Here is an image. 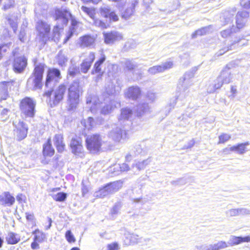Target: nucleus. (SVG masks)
Returning a JSON list of instances; mask_svg holds the SVG:
<instances>
[{
	"instance_id": "nucleus-1",
	"label": "nucleus",
	"mask_w": 250,
	"mask_h": 250,
	"mask_svg": "<svg viewBox=\"0 0 250 250\" xmlns=\"http://www.w3.org/2000/svg\"><path fill=\"white\" fill-rule=\"evenodd\" d=\"M82 88L78 82L74 81L70 85L67 100L68 110H73L77 107L79 102L80 94Z\"/></svg>"
},
{
	"instance_id": "nucleus-2",
	"label": "nucleus",
	"mask_w": 250,
	"mask_h": 250,
	"mask_svg": "<svg viewBox=\"0 0 250 250\" xmlns=\"http://www.w3.org/2000/svg\"><path fill=\"white\" fill-rule=\"evenodd\" d=\"M65 85L61 84L51 91L45 92L43 96L46 98V101L51 107L57 105L63 98L66 92Z\"/></svg>"
},
{
	"instance_id": "nucleus-3",
	"label": "nucleus",
	"mask_w": 250,
	"mask_h": 250,
	"mask_svg": "<svg viewBox=\"0 0 250 250\" xmlns=\"http://www.w3.org/2000/svg\"><path fill=\"white\" fill-rule=\"evenodd\" d=\"M53 17L58 23L53 29L54 33H58L59 30L62 28L64 25H66L70 18L71 17V14L66 8L62 7L56 8L52 13Z\"/></svg>"
},
{
	"instance_id": "nucleus-4",
	"label": "nucleus",
	"mask_w": 250,
	"mask_h": 250,
	"mask_svg": "<svg viewBox=\"0 0 250 250\" xmlns=\"http://www.w3.org/2000/svg\"><path fill=\"white\" fill-rule=\"evenodd\" d=\"M44 72V65L40 64L34 69L33 75L30 77L27 82V86L32 90L41 89L42 86V79Z\"/></svg>"
},
{
	"instance_id": "nucleus-5",
	"label": "nucleus",
	"mask_w": 250,
	"mask_h": 250,
	"mask_svg": "<svg viewBox=\"0 0 250 250\" xmlns=\"http://www.w3.org/2000/svg\"><path fill=\"white\" fill-rule=\"evenodd\" d=\"M232 79V75L229 68H226L223 69L220 75L216 79L214 84L213 88L208 89L209 93L213 92L216 89L220 88L223 84H228L231 82Z\"/></svg>"
},
{
	"instance_id": "nucleus-6",
	"label": "nucleus",
	"mask_w": 250,
	"mask_h": 250,
	"mask_svg": "<svg viewBox=\"0 0 250 250\" xmlns=\"http://www.w3.org/2000/svg\"><path fill=\"white\" fill-rule=\"evenodd\" d=\"M36 101L33 99L26 97L21 102L20 109L21 114L26 117H33L35 113Z\"/></svg>"
},
{
	"instance_id": "nucleus-7",
	"label": "nucleus",
	"mask_w": 250,
	"mask_h": 250,
	"mask_svg": "<svg viewBox=\"0 0 250 250\" xmlns=\"http://www.w3.org/2000/svg\"><path fill=\"white\" fill-rule=\"evenodd\" d=\"M85 142L87 149L91 153L99 151L104 143L101 137L98 134L87 136Z\"/></svg>"
},
{
	"instance_id": "nucleus-8",
	"label": "nucleus",
	"mask_w": 250,
	"mask_h": 250,
	"mask_svg": "<svg viewBox=\"0 0 250 250\" xmlns=\"http://www.w3.org/2000/svg\"><path fill=\"white\" fill-rule=\"evenodd\" d=\"M15 129H14L15 134L18 140H21L24 139L27 134L28 127L23 121L20 119L15 120L13 122Z\"/></svg>"
},
{
	"instance_id": "nucleus-9",
	"label": "nucleus",
	"mask_w": 250,
	"mask_h": 250,
	"mask_svg": "<svg viewBox=\"0 0 250 250\" xmlns=\"http://www.w3.org/2000/svg\"><path fill=\"white\" fill-rule=\"evenodd\" d=\"M36 28L38 36L42 41H45L48 38L50 31V26L47 22L39 21L37 22Z\"/></svg>"
},
{
	"instance_id": "nucleus-10",
	"label": "nucleus",
	"mask_w": 250,
	"mask_h": 250,
	"mask_svg": "<svg viewBox=\"0 0 250 250\" xmlns=\"http://www.w3.org/2000/svg\"><path fill=\"white\" fill-rule=\"evenodd\" d=\"M228 247L226 242L220 241L214 244H204L197 245L194 250H220Z\"/></svg>"
},
{
	"instance_id": "nucleus-11",
	"label": "nucleus",
	"mask_w": 250,
	"mask_h": 250,
	"mask_svg": "<svg viewBox=\"0 0 250 250\" xmlns=\"http://www.w3.org/2000/svg\"><path fill=\"white\" fill-rule=\"evenodd\" d=\"M27 64V60L24 56L16 57L13 62V69L15 73L23 72Z\"/></svg>"
},
{
	"instance_id": "nucleus-12",
	"label": "nucleus",
	"mask_w": 250,
	"mask_h": 250,
	"mask_svg": "<svg viewBox=\"0 0 250 250\" xmlns=\"http://www.w3.org/2000/svg\"><path fill=\"white\" fill-rule=\"evenodd\" d=\"M249 16L250 13L247 11L243 10L237 12L236 15V27L235 28L238 31L245 26L247 19Z\"/></svg>"
},
{
	"instance_id": "nucleus-13",
	"label": "nucleus",
	"mask_w": 250,
	"mask_h": 250,
	"mask_svg": "<svg viewBox=\"0 0 250 250\" xmlns=\"http://www.w3.org/2000/svg\"><path fill=\"white\" fill-rule=\"evenodd\" d=\"M73 153L80 157L83 155V148L80 138H73L70 144Z\"/></svg>"
},
{
	"instance_id": "nucleus-14",
	"label": "nucleus",
	"mask_w": 250,
	"mask_h": 250,
	"mask_svg": "<svg viewBox=\"0 0 250 250\" xmlns=\"http://www.w3.org/2000/svg\"><path fill=\"white\" fill-rule=\"evenodd\" d=\"M61 79V74L60 71L57 69H49L48 71L45 85L49 86L51 83H54L57 82Z\"/></svg>"
},
{
	"instance_id": "nucleus-15",
	"label": "nucleus",
	"mask_w": 250,
	"mask_h": 250,
	"mask_svg": "<svg viewBox=\"0 0 250 250\" xmlns=\"http://www.w3.org/2000/svg\"><path fill=\"white\" fill-rule=\"evenodd\" d=\"M173 62L170 61L167 62L160 65H155L150 67L147 71L151 75H155L158 73H161L166 70L170 69L173 66Z\"/></svg>"
},
{
	"instance_id": "nucleus-16",
	"label": "nucleus",
	"mask_w": 250,
	"mask_h": 250,
	"mask_svg": "<svg viewBox=\"0 0 250 250\" xmlns=\"http://www.w3.org/2000/svg\"><path fill=\"white\" fill-rule=\"evenodd\" d=\"M104 42L106 44L112 43L114 42L119 41L123 39L121 34L118 32H111L104 33Z\"/></svg>"
},
{
	"instance_id": "nucleus-17",
	"label": "nucleus",
	"mask_w": 250,
	"mask_h": 250,
	"mask_svg": "<svg viewBox=\"0 0 250 250\" xmlns=\"http://www.w3.org/2000/svg\"><path fill=\"white\" fill-rule=\"evenodd\" d=\"M124 135H125V131L118 127L113 128L109 134V137L117 142H120Z\"/></svg>"
},
{
	"instance_id": "nucleus-18",
	"label": "nucleus",
	"mask_w": 250,
	"mask_h": 250,
	"mask_svg": "<svg viewBox=\"0 0 250 250\" xmlns=\"http://www.w3.org/2000/svg\"><path fill=\"white\" fill-rule=\"evenodd\" d=\"M237 11L236 7H232L224 11L222 14L221 18L224 20L226 24L231 23L233 21V16Z\"/></svg>"
},
{
	"instance_id": "nucleus-19",
	"label": "nucleus",
	"mask_w": 250,
	"mask_h": 250,
	"mask_svg": "<svg viewBox=\"0 0 250 250\" xmlns=\"http://www.w3.org/2000/svg\"><path fill=\"white\" fill-rule=\"evenodd\" d=\"M15 202V198L9 192L0 195V205L11 206Z\"/></svg>"
},
{
	"instance_id": "nucleus-20",
	"label": "nucleus",
	"mask_w": 250,
	"mask_h": 250,
	"mask_svg": "<svg viewBox=\"0 0 250 250\" xmlns=\"http://www.w3.org/2000/svg\"><path fill=\"white\" fill-rule=\"evenodd\" d=\"M95 59V55L91 52L88 57L83 61L81 64V71L84 73L87 72L89 69L92 62Z\"/></svg>"
},
{
	"instance_id": "nucleus-21",
	"label": "nucleus",
	"mask_w": 250,
	"mask_h": 250,
	"mask_svg": "<svg viewBox=\"0 0 250 250\" xmlns=\"http://www.w3.org/2000/svg\"><path fill=\"white\" fill-rule=\"evenodd\" d=\"M141 90L138 86L129 87L125 92L126 97L132 100H135L140 95Z\"/></svg>"
},
{
	"instance_id": "nucleus-22",
	"label": "nucleus",
	"mask_w": 250,
	"mask_h": 250,
	"mask_svg": "<svg viewBox=\"0 0 250 250\" xmlns=\"http://www.w3.org/2000/svg\"><path fill=\"white\" fill-rule=\"evenodd\" d=\"M190 74L186 73L180 80L178 86L182 87L184 90L188 88L192 84V81L191 79Z\"/></svg>"
},
{
	"instance_id": "nucleus-23",
	"label": "nucleus",
	"mask_w": 250,
	"mask_h": 250,
	"mask_svg": "<svg viewBox=\"0 0 250 250\" xmlns=\"http://www.w3.org/2000/svg\"><path fill=\"white\" fill-rule=\"evenodd\" d=\"M92 104L90 106V109L91 111H94L98 108L101 107L102 103L100 101L98 97L96 96H89L86 98V104Z\"/></svg>"
},
{
	"instance_id": "nucleus-24",
	"label": "nucleus",
	"mask_w": 250,
	"mask_h": 250,
	"mask_svg": "<svg viewBox=\"0 0 250 250\" xmlns=\"http://www.w3.org/2000/svg\"><path fill=\"white\" fill-rule=\"evenodd\" d=\"M135 4L134 3H128L125 5V8L121 11L123 18L128 19L134 13Z\"/></svg>"
},
{
	"instance_id": "nucleus-25",
	"label": "nucleus",
	"mask_w": 250,
	"mask_h": 250,
	"mask_svg": "<svg viewBox=\"0 0 250 250\" xmlns=\"http://www.w3.org/2000/svg\"><path fill=\"white\" fill-rule=\"evenodd\" d=\"M95 40L94 37L86 35L80 38L79 43L82 47H88L93 45Z\"/></svg>"
},
{
	"instance_id": "nucleus-26",
	"label": "nucleus",
	"mask_w": 250,
	"mask_h": 250,
	"mask_svg": "<svg viewBox=\"0 0 250 250\" xmlns=\"http://www.w3.org/2000/svg\"><path fill=\"white\" fill-rule=\"evenodd\" d=\"M132 115V111L129 108H123L121 110L120 115L118 117V122L122 125L127 121Z\"/></svg>"
},
{
	"instance_id": "nucleus-27",
	"label": "nucleus",
	"mask_w": 250,
	"mask_h": 250,
	"mask_svg": "<svg viewBox=\"0 0 250 250\" xmlns=\"http://www.w3.org/2000/svg\"><path fill=\"white\" fill-rule=\"evenodd\" d=\"M53 141L58 151L62 152L65 148V144L63 142L62 136L61 134L56 135L53 139Z\"/></svg>"
},
{
	"instance_id": "nucleus-28",
	"label": "nucleus",
	"mask_w": 250,
	"mask_h": 250,
	"mask_svg": "<svg viewBox=\"0 0 250 250\" xmlns=\"http://www.w3.org/2000/svg\"><path fill=\"white\" fill-rule=\"evenodd\" d=\"M120 104L115 101H111L109 104H106L102 107L101 113L103 114H108L110 113L117 105H119Z\"/></svg>"
},
{
	"instance_id": "nucleus-29",
	"label": "nucleus",
	"mask_w": 250,
	"mask_h": 250,
	"mask_svg": "<svg viewBox=\"0 0 250 250\" xmlns=\"http://www.w3.org/2000/svg\"><path fill=\"white\" fill-rule=\"evenodd\" d=\"M11 83L8 82L0 83V100H5L7 97V90Z\"/></svg>"
},
{
	"instance_id": "nucleus-30",
	"label": "nucleus",
	"mask_w": 250,
	"mask_h": 250,
	"mask_svg": "<svg viewBox=\"0 0 250 250\" xmlns=\"http://www.w3.org/2000/svg\"><path fill=\"white\" fill-rule=\"evenodd\" d=\"M106 186L111 194L117 192L122 187L123 182L121 181H117L107 184Z\"/></svg>"
},
{
	"instance_id": "nucleus-31",
	"label": "nucleus",
	"mask_w": 250,
	"mask_h": 250,
	"mask_svg": "<svg viewBox=\"0 0 250 250\" xmlns=\"http://www.w3.org/2000/svg\"><path fill=\"white\" fill-rule=\"evenodd\" d=\"M137 115L141 116L150 112V107L148 104L143 103L139 104L136 108Z\"/></svg>"
},
{
	"instance_id": "nucleus-32",
	"label": "nucleus",
	"mask_w": 250,
	"mask_h": 250,
	"mask_svg": "<svg viewBox=\"0 0 250 250\" xmlns=\"http://www.w3.org/2000/svg\"><path fill=\"white\" fill-rule=\"evenodd\" d=\"M6 19L8 23L13 29L14 32H15L18 27L19 21L18 15L15 14L9 15L7 16Z\"/></svg>"
},
{
	"instance_id": "nucleus-33",
	"label": "nucleus",
	"mask_w": 250,
	"mask_h": 250,
	"mask_svg": "<svg viewBox=\"0 0 250 250\" xmlns=\"http://www.w3.org/2000/svg\"><path fill=\"white\" fill-rule=\"evenodd\" d=\"M55 152L54 148L52 147L51 141L48 139L46 144L44 145L43 147V155L44 157H51Z\"/></svg>"
},
{
	"instance_id": "nucleus-34",
	"label": "nucleus",
	"mask_w": 250,
	"mask_h": 250,
	"mask_svg": "<svg viewBox=\"0 0 250 250\" xmlns=\"http://www.w3.org/2000/svg\"><path fill=\"white\" fill-rule=\"evenodd\" d=\"M69 19H71V27L70 29V30L68 32V35L65 37L64 40V43H65L69 38L72 36L73 33L75 32V28H77L78 24L79 23L78 21L75 19L74 17L72 16L71 15V17Z\"/></svg>"
},
{
	"instance_id": "nucleus-35",
	"label": "nucleus",
	"mask_w": 250,
	"mask_h": 250,
	"mask_svg": "<svg viewBox=\"0 0 250 250\" xmlns=\"http://www.w3.org/2000/svg\"><path fill=\"white\" fill-rule=\"evenodd\" d=\"M6 240L9 244H16L20 241V236L15 233L10 232L6 236Z\"/></svg>"
},
{
	"instance_id": "nucleus-36",
	"label": "nucleus",
	"mask_w": 250,
	"mask_h": 250,
	"mask_svg": "<svg viewBox=\"0 0 250 250\" xmlns=\"http://www.w3.org/2000/svg\"><path fill=\"white\" fill-rule=\"evenodd\" d=\"M67 58L62 51L59 52L56 57V61L58 64L61 66H65L67 62Z\"/></svg>"
},
{
	"instance_id": "nucleus-37",
	"label": "nucleus",
	"mask_w": 250,
	"mask_h": 250,
	"mask_svg": "<svg viewBox=\"0 0 250 250\" xmlns=\"http://www.w3.org/2000/svg\"><path fill=\"white\" fill-rule=\"evenodd\" d=\"M126 239H129V242H126L125 241V242L126 243V244L127 245H130V244H137V243L140 242L141 240V237L137 234H131L128 235V236L126 237Z\"/></svg>"
},
{
	"instance_id": "nucleus-38",
	"label": "nucleus",
	"mask_w": 250,
	"mask_h": 250,
	"mask_svg": "<svg viewBox=\"0 0 250 250\" xmlns=\"http://www.w3.org/2000/svg\"><path fill=\"white\" fill-rule=\"evenodd\" d=\"M110 194L106 185L94 193V196L97 198H104Z\"/></svg>"
},
{
	"instance_id": "nucleus-39",
	"label": "nucleus",
	"mask_w": 250,
	"mask_h": 250,
	"mask_svg": "<svg viewBox=\"0 0 250 250\" xmlns=\"http://www.w3.org/2000/svg\"><path fill=\"white\" fill-rule=\"evenodd\" d=\"M81 9L84 13L88 16L91 19H94V16L96 15V11L94 8L82 6Z\"/></svg>"
},
{
	"instance_id": "nucleus-40",
	"label": "nucleus",
	"mask_w": 250,
	"mask_h": 250,
	"mask_svg": "<svg viewBox=\"0 0 250 250\" xmlns=\"http://www.w3.org/2000/svg\"><path fill=\"white\" fill-rule=\"evenodd\" d=\"M33 234H35L34 240L38 242V243L42 242L45 238V235L39 229L35 230Z\"/></svg>"
},
{
	"instance_id": "nucleus-41",
	"label": "nucleus",
	"mask_w": 250,
	"mask_h": 250,
	"mask_svg": "<svg viewBox=\"0 0 250 250\" xmlns=\"http://www.w3.org/2000/svg\"><path fill=\"white\" fill-rule=\"evenodd\" d=\"M238 31L235 27L233 25L232 26L231 28L227 29L222 31L220 33L221 36L226 38L229 36L232 32H236Z\"/></svg>"
},
{
	"instance_id": "nucleus-42",
	"label": "nucleus",
	"mask_w": 250,
	"mask_h": 250,
	"mask_svg": "<svg viewBox=\"0 0 250 250\" xmlns=\"http://www.w3.org/2000/svg\"><path fill=\"white\" fill-rule=\"evenodd\" d=\"M229 246H234L240 244V236H231L228 242H226Z\"/></svg>"
},
{
	"instance_id": "nucleus-43",
	"label": "nucleus",
	"mask_w": 250,
	"mask_h": 250,
	"mask_svg": "<svg viewBox=\"0 0 250 250\" xmlns=\"http://www.w3.org/2000/svg\"><path fill=\"white\" fill-rule=\"evenodd\" d=\"M209 27H205L202 28L196 31L194 33H193L192 34V37L194 38H196L197 36H202L205 35L206 34L209 32Z\"/></svg>"
},
{
	"instance_id": "nucleus-44",
	"label": "nucleus",
	"mask_w": 250,
	"mask_h": 250,
	"mask_svg": "<svg viewBox=\"0 0 250 250\" xmlns=\"http://www.w3.org/2000/svg\"><path fill=\"white\" fill-rule=\"evenodd\" d=\"M249 145L248 142L242 143L236 146V152L242 154L246 152V146Z\"/></svg>"
},
{
	"instance_id": "nucleus-45",
	"label": "nucleus",
	"mask_w": 250,
	"mask_h": 250,
	"mask_svg": "<svg viewBox=\"0 0 250 250\" xmlns=\"http://www.w3.org/2000/svg\"><path fill=\"white\" fill-rule=\"evenodd\" d=\"M100 12L103 16L107 18L112 11L108 6L103 5L100 8Z\"/></svg>"
},
{
	"instance_id": "nucleus-46",
	"label": "nucleus",
	"mask_w": 250,
	"mask_h": 250,
	"mask_svg": "<svg viewBox=\"0 0 250 250\" xmlns=\"http://www.w3.org/2000/svg\"><path fill=\"white\" fill-rule=\"evenodd\" d=\"M82 124H83L85 128L88 130L92 128L95 125V122L91 117H89L86 121H82Z\"/></svg>"
},
{
	"instance_id": "nucleus-47",
	"label": "nucleus",
	"mask_w": 250,
	"mask_h": 250,
	"mask_svg": "<svg viewBox=\"0 0 250 250\" xmlns=\"http://www.w3.org/2000/svg\"><path fill=\"white\" fill-rule=\"evenodd\" d=\"M150 162V160L149 159L143 160L142 162H138L135 164L136 167L139 170L143 169L146 167L148 165Z\"/></svg>"
},
{
	"instance_id": "nucleus-48",
	"label": "nucleus",
	"mask_w": 250,
	"mask_h": 250,
	"mask_svg": "<svg viewBox=\"0 0 250 250\" xmlns=\"http://www.w3.org/2000/svg\"><path fill=\"white\" fill-rule=\"evenodd\" d=\"M15 4L14 0H5L2 9L4 10H6L14 7Z\"/></svg>"
},
{
	"instance_id": "nucleus-49",
	"label": "nucleus",
	"mask_w": 250,
	"mask_h": 250,
	"mask_svg": "<svg viewBox=\"0 0 250 250\" xmlns=\"http://www.w3.org/2000/svg\"><path fill=\"white\" fill-rule=\"evenodd\" d=\"M53 198L55 200L57 201L62 202L64 201L66 199V194L63 192H59L53 195Z\"/></svg>"
},
{
	"instance_id": "nucleus-50",
	"label": "nucleus",
	"mask_w": 250,
	"mask_h": 250,
	"mask_svg": "<svg viewBox=\"0 0 250 250\" xmlns=\"http://www.w3.org/2000/svg\"><path fill=\"white\" fill-rule=\"evenodd\" d=\"M65 237L67 242L69 243H74L76 241V239L70 230L66 231Z\"/></svg>"
},
{
	"instance_id": "nucleus-51",
	"label": "nucleus",
	"mask_w": 250,
	"mask_h": 250,
	"mask_svg": "<svg viewBox=\"0 0 250 250\" xmlns=\"http://www.w3.org/2000/svg\"><path fill=\"white\" fill-rule=\"evenodd\" d=\"M105 56L102 57L94 65V70L95 73H99L101 71L100 65L105 61Z\"/></svg>"
},
{
	"instance_id": "nucleus-52",
	"label": "nucleus",
	"mask_w": 250,
	"mask_h": 250,
	"mask_svg": "<svg viewBox=\"0 0 250 250\" xmlns=\"http://www.w3.org/2000/svg\"><path fill=\"white\" fill-rule=\"evenodd\" d=\"M231 138L230 135L228 134H222L219 136L218 144H223L229 141Z\"/></svg>"
},
{
	"instance_id": "nucleus-53",
	"label": "nucleus",
	"mask_w": 250,
	"mask_h": 250,
	"mask_svg": "<svg viewBox=\"0 0 250 250\" xmlns=\"http://www.w3.org/2000/svg\"><path fill=\"white\" fill-rule=\"evenodd\" d=\"M227 216L229 217H235L239 216V210L238 208H231L228 210L226 212Z\"/></svg>"
},
{
	"instance_id": "nucleus-54",
	"label": "nucleus",
	"mask_w": 250,
	"mask_h": 250,
	"mask_svg": "<svg viewBox=\"0 0 250 250\" xmlns=\"http://www.w3.org/2000/svg\"><path fill=\"white\" fill-rule=\"evenodd\" d=\"M92 20L95 25L100 27L101 28H105L106 27L105 23L98 19L96 18L95 16H94V19H92Z\"/></svg>"
},
{
	"instance_id": "nucleus-55",
	"label": "nucleus",
	"mask_w": 250,
	"mask_h": 250,
	"mask_svg": "<svg viewBox=\"0 0 250 250\" xmlns=\"http://www.w3.org/2000/svg\"><path fill=\"white\" fill-rule=\"evenodd\" d=\"M105 92L109 96L112 95L115 93V87L112 83H110L105 87Z\"/></svg>"
},
{
	"instance_id": "nucleus-56",
	"label": "nucleus",
	"mask_w": 250,
	"mask_h": 250,
	"mask_svg": "<svg viewBox=\"0 0 250 250\" xmlns=\"http://www.w3.org/2000/svg\"><path fill=\"white\" fill-rule=\"evenodd\" d=\"M133 155H137L140 154L142 151V148L141 145H136L131 151Z\"/></svg>"
},
{
	"instance_id": "nucleus-57",
	"label": "nucleus",
	"mask_w": 250,
	"mask_h": 250,
	"mask_svg": "<svg viewBox=\"0 0 250 250\" xmlns=\"http://www.w3.org/2000/svg\"><path fill=\"white\" fill-rule=\"evenodd\" d=\"M240 5L244 9H250V0H240Z\"/></svg>"
},
{
	"instance_id": "nucleus-58",
	"label": "nucleus",
	"mask_w": 250,
	"mask_h": 250,
	"mask_svg": "<svg viewBox=\"0 0 250 250\" xmlns=\"http://www.w3.org/2000/svg\"><path fill=\"white\" fill-rule=\"evenodd\" d=\"M146 99L147 100L150 101V102L153 103L157 99V96L155 93L149 92L148 93L146 96Z\"/></svg>"
},
{
	"instance_id": "nucleus-59",
	"label": "nucleus",
	"mask_w": 250,
	"mask_h": 250,
	"mask_svg": "<svg viewBox=\"0 0 250 250\" xmlns=\"http://www.w3.org/2000/svg\"><path fill=\"white\" fill-rule=\"evenodd\" d=\"M230 93H231V94L230 96H229V97H230L231 99L234 98L237 93V87L236 86H231Z\"/></svg>"
},
{
	"instance_id": "nucleus-60",
	"label": "nucleus",
	"mask_w": 250,
	"mask_h": 250,
	"mask_svg": "<svg viewBox=\"0 0 250 250\" xmlns=\"http://www.w3.org/2000/svg\"><path fill=\"white\" fill-rule=\"evenodd\" d=\"M239 215H246L250 214V210L246 208H238Z\"/></svg>"
},
{
	"instance_id": "nucleus-61",
	"label": "nucleus",
	"mask_w": 250,
	"mask_h": 250,
	"mask_svg": "<svg viewBox=\"0 0 250 250\" xmlns=\"http://www.w3.org/2000/svg\"><path fill=\"white\" fill-rule=\"evenodd\" d=\"M107 250H118L119 249V245L116 243H112L107 245Z\"/></svg>"
},
{
	"instance_id": "nucleus-62",
	"label": "nucleus",
	"mask_w": 250,
	"mask_h": 250,
	"mask_svg": "<svg viewBox=\"0 0 250 250\" xmlns=\"http://www.w3.org/2000/svg\"><path fill=\"white\" fill-rule=\"evenodd\" d=\"M125 65L126 67L129 70L133 69L136 67V65L130 61H126Z\"/></svg>"
},
{
	"instance_id": "nucleus-63",
	"label": "nucleus",
	"mask_w": 250,
	"mask_h": 250,
	"mask_svg": "<svg viewBox=\"0 0 250 250\" xmlns=\"http://www.w3.org/2000/svg\"><path fill=\"white\" fill-rule=\"evenodd\" d=\"M25 36V31L24 29L21 28L20 34L19 35V39L21 42H24V37Z\"/></svg>"
},
{
	"instance_id": "nucleus-64",
	"label": "nucleus",
	"mask_w": 250,
	"mask_h": 250,
	"mask_svg": "<svg viewBox=\"0 0 250 250\" xmlns=\"http://www.w3.org/2000/svg\"><path fill=\"white\" fill-rule=\"evenodd\" d=\"M108 18H109L111 20H112L114 21H117L118 20V16L115 13V12L113 11L110 13V14Z\"/></svg>"
}]
</instances>
